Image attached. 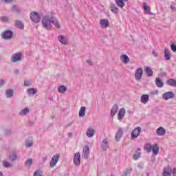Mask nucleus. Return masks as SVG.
<instances>
[{"mask_svg":"<svg viewBox=\"0 0 176 176\" xmlns=\"http://www.w3.org/2000/svg\"><path fill=\"white\" fill-rule=\"evenodd\" d=\"M156 133L160 137H163L166 134V129L163 127H160L156 130Z\"/></svg>","mask_w":176,"mask_h":176,"instance_id":"nucleus-18","label":"nucleus"},{"mask_svg":"<svg viewBox=\"0 0 176 176\" xmlns=\"http://www.w3.org/2000/svg\"><path fill=\"white\" fill-rule=\"evenodd\" d=\"M21 60V54L15 53L12 56L11 61L12 63H17V61H20Z\"/></svg>","mask_w":176,"mask_h":176,"instance_id":"nucleus-8","label":"nucleus"},{"mask_svg":"<svg viewBox=\"0 0 176 176\" xmlns=\"http://www.w3.org/2000/svg\"><path fill=\"white\" fill-rule=\"evenodd\" d=\"M27 92L30 95L32 94V96H34V94H36V93H38V90L34 88H30V89H27Z\"/></svg>","mask_w":176,"mask_h":176,"instance_id":"nucleus-36","label":"nucleus"},{"mask_svg":"<svg viewBox=\"0 0 176 176\" xmlns=\"http://www.w3.org/2000/svg\"><path fill=\"white\" fill-rule=\"evenodd\" d=\"M14 72L15 75H18L19 72V70H15Z\"/></svg>","mask_w":176,"mask_h":176,"instance_id":"nucleus-58","label":"nucleus"},{"mask_svg":"<svg viewBox=\"0 0 176 176\" xmlns=\"http://www.w3.org/2000/svg\"><path fill=\"white\" fill-rule=\"evenodd\" d=\"M14 25L16 27V28H20V30L24 29V23H23L21 21H15Z\"/></svg>","mask_w":176,"mask_h":176,"instance_id":"nucleus-20","label":"nucleus"},{"mask_svg":"<svg viewBox=\"0 0 176 176\" xmlns=\"http://www.w3.org/2000/svg\"><path fill=\"white\" fill-rule=\"evenodd\" d=\"M9 160L10 162H14L17 160V155H16V152H12L9 155Z\"/></svg>","mask_w":176,"mask_h":176,"instance_id":"nucleus-30","label":"nucleus"},{"mask_svg":"<svg viewBox=\"0 0 176 176\" xmlns=\"http://www.w3.org/2000/svg\"><path fill=\"white\" fill-rule=\"evenodd\" d=\"M163 176H171V168H166L164 169L162 173Z\"/></svg>","mask_w":176,"mask_h":176,"instance_id":"nucleus-25","label":"nucleus"},{"mask_svg":"<svg viewBox=\"0 0 176 176\" xmlns=\"http://www.w3.org/2000/svg\"><path fill=\"white\" fill-rule=\"evenodd\" d=\"M43 162H46V160H47V158L45 157L43 159Z\"/></svg>","mask_w":176,"mask_h":176,"instance_id":"nucleus-60","label":"nucleus"},{"mask_svg":"<svg viewBox=\"0 0 176 176\" xmlns=\"http://www.w3.org/2000/svg\"><path fill=\"white\" fill-rule=\"evenodd\" d=\"M2 2H6V3H9L12 2L13 0H1Z\"/></svg>","mask_w":176,"mask_h":176,"instance_id":"nucleus-51","label":"nucleus"},{"mask_svg":"<svg viewBox=\"0 0 176 176\" xmlns=\"http://www.w3.org/2000/svg\"><path fill=\"white\" fill-rule=\"evenodd\" d=\"M164 56H165V58H166V60H170V57H171L170 52L169 50L167 49V48H165V50H164Z\"/></svg>","mask_w":176,"mask_h":176,"instance_id":"nucleus-29","label":"nucleus"},{"mask_svg":"<svg viewBox=\"0 0 176 176\" xmlns=\"http://www.w3.org/2000/svg\"><path fill=\"white\" fill-rule=\"evenodd\" d=\"M52 24H54V25L56 27V28H58V29L60 28V23L58 22V20L52 17Z\"/></svg>","mask_w":176,"mask_h":176,"instance_id":"nucleus-31","label":"nucleus"},{"mask_svg":"<svg viewBox=\"0 0 176 176\" xmlns=\"http://www.w3.org/2000/svg\"><path fill=\"white\" fill-rule=\"evenodd\" d=\"M124 115H126V109L124 108L120 109L118 113V120H122L123 118H124Z\"/></svg>","mask_w":176,"mask_h":176,"instance_id":"nucleus-11","label":"nucleus"},{"mask_svg":"<svg viewBox=\"0 0 176 176\" xmlns=\"http://www.w3.org/2000/svg\"><path fill=\"white\" fill-rule=\"evenodd\" d=\"M143 9L144 10L145 13H147L148 14H151V7L148 6L146 3H143Z\"/></svg>","mask_w":176,"mask_h":176,"instance_id":"nucleus-28","label":"nucleus"},{"mask_svg":"<svg viewBox=\"0 0 176 176\" xmlns=\"http://www.w3.org/2000/svg\"><path fill=\"white\" fill-rule=\"evenodd\" d=\"M110 9L112 12V13H114V14H118V13H119V9L118 8V7H116V5H112L111 7H110Z\"/></svg>","mask_w":176,"mask_h":176,"instance_id":"nucleus-33","label":"nucleus"},{"mask_svg":"<svg viewBox=\"0 0 176 176\" xmlns=\"http://www.w3.org/2000/svg\"><path fill=\"white\" fill-rule=\"evenodd\" d=\"M101 147L102 148L103 151H107V149L109 148L108 139H103L102 140Z\"/></svg>","mask_w":176,"mask_h":176,"instance_id":"nucleus-14","label":"nucleus"},{"mask_svg":"<svg viewBox=\"0 0 176 176\" xmlns=\"http://www.w3.org/2000/svg\"><path fill=\"white\" fill-rule=\"evenodd\" d=\"M147 76H153V71H152V69H151V67H147L145 68L144 69Z\"/></svg>","mask_w":176,"mask_h":176,"instance_id":"nucleus-32","label":"nucleus"},{"mask_svg":"<svg viewBox=\"0 0 176 176\" xmlns=\"http://www.w3.org/2000/svg\"><path fill=\"white\" fill-rule=\"evenodd\" d=\"M30 19L33 23H39L41 21V16H39V14L33 12L30 14Z\"/></svg>","mask_w":176,"mask_h":176,"instance_id":"nucleus-5","label":"nucleus"},{"mask_svg":"<svg viewBox=\"0 0 176 176\" xmlns=\"http://www.w3.org/2000/svg\"><path fill=\"white\" fill-rule=\"evenodd\" d=\"M100 24L102 28H107V27H109V22L108 19H101Z\"/></svg>","mask_w":176,"mask_h":176,"instance_id":"nucleus-19","label":"nucleus"},{"mask_svg":"<svg viewBox=\"0 0 176 176\" xmlns=\"http://www.w3.org/2000/svg\"><path fill=\"white\" fill-rule=\"evenodd\" d=\"M87 64H89V65H93V63L91 62V60H90V59L87 60Z\"/></svg>","mask_w":176,"mask_h":176,"instance_id":"nucleus-52","label":"nucleus"},{"mask_svg":"<svg viewBox=\"0 0 176 176\" xmlns=\"http://www.w3.org/2000/svg\"><path fill=\"white\" fill-rule=\"evenodd\" d=\"M5 85V80L3 79H0V87H2Z\"/></svg>","mask_w":176,"mask_h":176,"instance_id":"nucleus-49","label":"nucleus"},{"mask_svg":"<svg viewBox=\"0 0 176 176\" xmlns=\"http://www.w3.org/2000/svg\"><path fill=\"white\" fill-rule=\"evenodd\" d=\"M74 163L75 166H80V153H76L74 157Z\"/></svg>","mask_w":176,"mask_h":176,"instance_id":"nucleus-7","label":"nucleus"},{"mask_svg":"<svg viewBox=\"0 0 176 176\" xmlns=\"http://www.w3.org/2000/svg\"><path fill=\"white\" fill-rule=\"evenodd\" d=\"M152 148L153 146H151L150 143H147L144 146V149L146 151V152H148V153L152 152Z\"/></svg>","mask_w":176,"mask_h":176,"instance_id":"nucleus-37","label":"nucleus"},{"mask_svg":"<svg viewBox=\"0 0 176 176\" xmlns=\"http://www.w3.org/2000/svg\"><path fill=\"white\" fill-rule=\"evenodd\" d=\"M151 151L153 155H157L159 153V146L157 144H153Z\"/></svg>","mask_w":176,"mask_h":176,"instance_id":"nucleus-27","label":"nucleus"},{"mask_svg":"<svg viewBox=\"0 0 176 176\" xmlns=\"http://www.w3.org/2000/svg\"><path fill=\"white\" fill-rule=\"evenodd\" d=\"M132 171H133V168L131 167L126 168L122 176H129L130 174H131Z\"/></svg>","mask_w":176,"mask_h":176,"instance_id":"nucleus-38","label":"nucleus"},{"mask_svg":"<svg viewBox=\"0 0 176 176\" xmlns=\"http://www.w3.org/2000/svg\"><path fill=\"white\" fill-rule=\"evenodd\" d=\"M86 115V107L82 106L81 107L80 111H79V116L80 118H83Z\"/></svg>","mask_w":176,"mask_h":176,"instance_id":"nucleus-26","label":"nucleus"},{"mask_svg":"<svg viewBox=\"0 0 176 176\" xmlns=\"http://www.w3.org/2000/svg\"><path fill=\"white\" fill-rule=\"evenodd\" d=\"M96 131H94V129H93V128H89L87 130V135L89 137V138H91L94 134H95Z\"/></svg>","mask_w":176,"mask_h":176,"instance_id":"nucleus-21","label":"nucleus"},{"mask_svg":"<svg viewBox=\"0 0 176 176\" xmlns=\"http://www.w3.org/2000/svg\"><path fill=\"white\" fill-rule=\"evenodd\" d=\"M142 75H144V69L142 67L138 68L135 72V79H136V80H141Z\"/></svg>","mask_w":176,"mask_h":176,"instance_id":"nucleus-3","label":"nucleus"},{"mask_svg":"<svg viewBox=\"0 0 176 176\" xmlns=\"http://www.w3.org/2000/svg\"><path fill=\"white\" fill-rule=\"evenodd\" d=\"M155 84H156V86L160 88H162V87H163V86H164V83L159 78H155Z\"/></svg>","mask_w":176,"mask_h":176,"instance_id":"nucleus-24","label":"nucleus"},{"mask_svg":"<svg viewBox=\"0 0 176 176\" xmlns=\"http://www.w3.org/2000/svg\"><path fill=\"white\" fill-rule=\"evenodd\" d=\"M59 160H60V154H56L54 156H52V160L50 162V167L51 168L56 167Z\"/></svg>","mask_w":176,"mask_h":176,"instance_id":"nucleus-2","label":"nucleus"},{"mask_svg":"<svg viewBox=\"0 0 176 176\" xmlns=\"http://www.w3.org/2000/svg\"><path fill=\"white\" fill-rule=\"evenodd\" d=\"M150 94H151V96H157V94H159V91L158 90L152 91L150 92Z\"/></svg>","mask_w":176,"mask_h":176,"instance_id":"nucleus-47","label":"nucleus"},{"mask_svg":"<svg viewBox=\"0 0 176 176\" xmlns=\"http://www.w3.org/2000/svg\"><path fill=\"white\" fill-rule=\"evenodd\" d=\"M141 133V127L138 126L133 129L131 134V140H135Z\"/></svg>","mask_w":176,"mask_h":176,"instance_id":"nucleus-4","label":"nucleus"},{"mask_svg":"<svg viewBox=\"0 0 176 176\" xmlns=\"http://www.w3.org/2000/svg\"><path fill=\"white\" fill-rule=\"evenodd\" d=\"M122 137H123V129L120 128L115 136L116 141H120V138H122Z\"/></svg>","mask_w":176,"mask_h":176,"instance_id":"nucleus-12","label":"nucleus"},{"mask_svg":"<svg viewBox=\"0 0 176 176\" xmlns=\"http://www.w3.org/2000/svg\"><path fill=\"white\" fill-rule=\"evenodd\" d=\"M58 93L63 94L67 91V87L65 85H60L58 87Z\"/></svg>","mask_w":176,"mask_h":176,"instance_id":"nucleus-35","label":"nucleus"},{"mask_svg":"<svg viewBox=\"0 0 176 176\" xmlns=\"http://www.w3.org/2000/svg\"><path fill=\"white\" fill-rule=\"evenodd\" d=\"M1 21L3 23H6V21H9V18L8 16H2Z\"/></svg>","mask_w":176,"mask_h":176,"instance_id":"nucleus-46","label":"nucleus"},{"mask_svg":"<svg viewBox=\"0 0 176 176\" xmlns=\"http://www.w3.org/2000/svg\"><path fill=\"white\" fill-rule=\"evenodd\" d=\"M6 135L10 134V130H7V131H6Z\"/></svg>","mask_w":176,"mask_h":176,"instance_id":"nucleus-57","label":"nucleus"},{"mask_svg":"<svg viewBox=\"0 0 176 176\" xmlns=\"http://www.w3.org/2000/svg\"><path fill=\"white\" fill-rule=\"evenodd\" d=\"M167 85H168V86H173V87H175L176 80L173 78H170L169 80H167Z\"/></svg>","mask_w":176,"mask_h":176,"instance_id":"nucleus-34","label":"nucleus"},{"mask_svg":"<svg viewBox=\"0 0 176 176\" xmlns=\"http://www.w3.org/2000/svg\"><path fill=\"white\" fill-rule=\"evenodd\" d=\"M52 19H53V17H50L47 15L43 16L41 21V23H42L43 27L46 30H52Z\"/></svg>","mask_w":176,"mask_h":176,"instance_id":"nucleus-1","label":"nucleus"},{"mask_svg":"<svg viewBox=\"0 0 176 176\" xmlns=\"http://www.w3.org/2000/svg\"><path fill=\"white\" fill-rule=\"evenodd\" d=\"M6 94L8 98L13 97V89H8L6 91Z\"/></svg>","mask_w":176,"mask_h":176,"instance_id":"nucleus-41","label":"nucleus"},{"mask_svg":"<svg viewBox=\"0 0 176 176\" xmlns=\"http://www.w3.org/2000/svg\"><path fill=\"white\" fill-rule=\"evenodd\" d=\"M140 101L142 104H146L149 101V95L143 94L141 96Z\"/></svg>","mask_w":176,"mask_h":176,"instance_id":"nucleus-16","label":"nucleus"},{"mask_svg":"<svg viewBox=\"0 0 176 176\" xmlns=\"http://www.w3.org/2000/svg\"><path fill=\"white\" fill-rule=\"evenodd\" d=\"M30 112V109L25 108L24 109L21 110V112H19L20 116H25L27 113Z\"/></svg>","mask_w":176,"mask_h":176,"instance_id":"nucleus-40","label":"nucleus"},{"mask_svg":"<svg viewBox=\"0 0 176 176\" xmlns=\"http://www.w3.org/2000/svg\"><path fill=\"white\" fill-rule=\"evenodd\" d=\"M3 166H4V167L7 168L9 167H12V165L9 163V162L6 161H3Z\"/></svg>","mask_w":176,"mask_h":176,"instance_id":"nucleus-45","label":"nucleus"},{"mask_svg":"<svg viewBox=\"0 0 176 176\" xmlns=\"http://www.w3.org/2000/svg\"><path fill=\"white\" fill-rule=\"evenodd\" d=\"M0 176H2V173L0 172Z\"/></svg>","mask_w":176,"mask_h":176,"instance_id":"nucleus-61","label":"nucleus"},{"mask_svg":"<svg viewBox=\"0 0 176 176\" xmlns=\"http://www.w3.org/2000/svg\"><path fill=\"white\" fill-rule=\"evenodd\" d=\"M32 166V159L29 158L27 160V161L25 163V166L28 168H30Z\"/></svg>","mask_w":176,"mask_h":176,"instance_id":"nucleus-42","label":"nucleus"},{"mask_svg":"<svg viewBox=\"0 0 176 176\" xmlns=\"http://www.w3.org/2000/svg\"><path fill=\"white\" fill-rule=\"evenodd\" d=\"M1 36L3 39H12L13 36V32L7 30L1 34Z\"/></svg>","mask_w":176,"mask_h":176,"instance_id":"nucleus-6","label":"nucleus"},{"mask_svg":"<svg viewBox=\"0 0 176 176\" xmlns=\"http://www.w3.org/2000/svg\"><path fill=\"white\" fill-rule=\"evenodd\" d=\"M141 148H138L137 151H135V153L133 154V160H138L140 157H141Z\"/></svg>","mask_w":176,"mask_h":176,"instance_id":"nucleus-22","label":"nucleus"},{"mask_svg":"<svg viewBox=\"0 0 176 176\" xmlns=\"http://www.w3.org/2000/svg\"><path fill=\"white\" fill-rule=\"evenodd\" d=\"M24 85H25V86H30V82H28V81H25V82H24Z\"/></svg>","mask_w":176,"mask_h":176,"instance_id":"nucleus-53","label":"nucleus"},{"mask_svg":"<svg viewBox=\"0 0 176 176\" xmlns=\"http://www.w3.org/2000/svg\"><path fill=\"white\" fill-rule=\"evenodd\" d=\"M115 1L118 7L121 8V9H122V8H124L126 5L124 2H127V1L129 0H115Z\"/></svg>","mask_w":176,"mask_h":176,"instance_id":"nucleus-17","label":"nucleus"},{"mask_svg":"<svg viewBox=\"0 0 176 176\" xmlns=\"http://www.w3.org/2000/svg\"><path fill=\"white\" fill-rule=\"evenodd\" d=\"M11 12H12V13H16V14H19V13H20V8H19V7L16 6H13L11 8Z\"/></svg>","mask_w":176,"mask_h":176,"instance_id":"nucleus-39","label":"nucleus"},{"mask_svg":"<svg viewBox=\"0 0 176 176\" xmlns=\"http://www.w3.org/2000/svg\"><path fill=\"white\" fill-rule=\"evenodd\" d=\"M43 174V172H42V170H38L34 172L33 176H42Z\"/></svg>","mask_w":176,"mask_h":176,"instance_id":"nucleus-44","label":"nucleus"},{"mask_svg":"<svg viewBox=\"0 0 176 176\" xmlns=\"http://www.w3.org/2000/svg\"><path fill=\"white\" fill-rule=\"evenodd\" d=\"M171 173H172L173 175H176V168H174L173 170H171Z\"/></svg>","mask_w":176,"mask_h":176,"instance_id":"nucleus-50","label":"nucleus"},{"mask_svg":"<svg viewBox=\"0 0 176 176\" xmlns=\"http://www.w3.org/2000/svg\"><path fill=\"white\" fill-rule=\"evenodd\" d=\"M170 48H171L172 52H174V53H175V52H176V45H174V44H172L170 45Z\"/></svg>","mask_w":176,"mask_h":176,"instance_id":"nucleus-48","label":"nucleus"},{"mask_svg":"<svg viewBox=\"0 0 176 176\" xmlns=\"http://www.w3.org/2000/svg\"><path fill=\"white\" fill-rule=\"evenodd\" d=\"M119 111V106L118 104H114L111 109V116L113 118Z\"/></svg>","mask_w":176,"mask_h":176,"instance_id":"nucleus-13","label":"nucleus"},{"mask_svg":"<svg viewBox=\"0 0 176 176\" xmlns=\"http://www.w3.org/2000/svg\"><path fill=\"white\" fill-rule=\"evenodd\" d=\"M174 93L171 92V91H168V92H165L163 96H162V98L164 100H170V98H174Z\"/></svg>","mask_w":176,"mask_h":176,"instance_id":"nucleus-10","label":"nucleus"},{"mask_svg":"<svg viewBox=\"0 0 176 176\" xmlns=\"http://www.w3.org/2000/svg\"><path fill=\"white\" fill-rule=\"evenodd\" d=\"M153 54L154 57H157V54H156V52L155 51H153Z\"/></svg>","mask_w":176,"mask_h":176,"instance_id":"nucleus-54","label":"nucleus"},{"mask_svg":"<svg viewBox=\"0 0 176 176\" xmlns=\"http://www.w3.org/2000/svg\"><path fill=\"white\" fill-rule=\"evenodd\" d=\"M25 145L27 148H31V146H32V140H26Z\"/></svg>","mask_w":176,"mask_h":176,"instance_id":"nucleus-43","label":"nucleus"},{"mask_svg":"<svg viewBox=\"0 0 176 176\" xmlns=\"http://www.w3.org/2000/svg\"><path fill=\"white\" fill-rule=\"evenodd\" d=\"M82 156L85 159H89V156H90V148L89 146H85L82 151Z\"/></svg>","mask_w":176,"mask_h":176,"instance_id":"nucleus-9","label":"nucleus"},{"mask_svg":"<svg viewBox=\"0 0 176 176\" xmlns=\"http://www.w3.org/2000/svg\"><path fill=\"white\" fill-rule=\"evenodd\" d=\"M170 8L172 10H175V7L173 6L172 5H170Z\"/></svg>","mask_w":176,"mask_h":176,"instance_id":"nucleus-55","label":"nucleus"},{"mask_svg":"<svg viewBox=\"0 0 176 176\" xmlns=\"http://www.w3.org/2000/svg\"><path fill=\"white\" fill-rule=\"evenodd\" d=\"M58 39L59 42L62 43V45H68V38L63 35H60L58 36Z\"/></svg>","mask_w":176,"mask_h":176,"instance_id":"nucleus-15","label":"nucleus"},{"mask_svg":"<svg viewBox=\"0 0 176 176\" xmlns=\"http://www.w3.org/2000/svg\"><path fill=\"white\" fill-rule=\"evenodd\" d=\"M68 135H69V137H72V133H68Z\"/></svg>","mask_w":176,"mask_h":176,"instance_id":"nucleus-59","label":"nucleus"},{"mask_svg":"<svg viewBox=\"0 0 176 176\" xmlns=\"http://www.w3.org/2000/svg\"><path fill=\"white\" fill-rule=\"evenodd\" d=\"M161 76H167V74L166 73H162L161 74Z\"/></svg>","mask_w":176,"mask_h":176,"instance_id":"nucleus-56","label":"nucleus"},{"mask_svg":"<svg viewBox=\"0 0 176 176\" xmlns=\"http://www.w3.org/2000/svg\"><path fill=\"white\" fill-rule=\"evenodd\" d=\"M120 60L122 63H124V64H127L130 61V58L126 54L121 56Z\"/></svg>","mask_w":176,"mask_h":176,"instance_id":"nucleus-23","label":"nucleus"}]
</instances>
